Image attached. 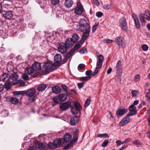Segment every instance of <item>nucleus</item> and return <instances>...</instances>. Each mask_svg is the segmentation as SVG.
<instances>
[{
  "label": "nucleus",
  "mask_w": 150,
  "mask_h": 150,
  "mask_svg": "<svg viewBox=\"0 0 150 150\" xmlns=\"http://www.w3.org/2000/svg\"><path fill=\"white\" fill-rule=\"evenodd\" d=\"M91 29L90 26L88 21L84 18L81 19L79 21L78 30L82 32L85 30Z\"/></svg>",
  "instance_id": "1"
},
{
  "label": "nucleus",
  "mask_w": 150,
  "mask_h": 150,
  "mask_svg": "<svg viewBox=\"0 0 150 150\" xmlns=\"http://www.w3.org/2000/svg\"><path fill=\"white\" fill-rule=\"evenodd\" d=\"M52 64L50 61H47L44 63L43 65V68L46 70H43V73L46 74L49 73V72L53 71L54 68Z\"/></svg>",
  "instance_id": "2"
},
{
  "label": "nucleus",
  "mask_w": 150,
  "mask_h": 150,
  "mask_svg": "<svg viewBox=\"0 0 150 150\" xmlns=\"http://www.w3.org/2000/svg\"><path fill=\"white\" fill-rule=\"evenodd\" d=\"M62 139H56L53 141V143L49 142L48 144L49 148L54 149L57 148L58 145H60L62 143Z\"/></svg>",
  "instance_id": "3"
},
{
  "label": "nucleus",
  "mask_w": 150,
  "mask_h": 150,
  "mask_svg": "<svg viewBox=\"0 0 150 150\" xmlns=\"http://www.w3.org/2000/svg\"><path fill=\"white\" fill-rule=\"evenodd\" d=\"M26 96H28L29 98V100L30 102H34L35 100V98L34 95L35 93V90L33 88L28 89L26 92Z\"/></svg>",
  "instance_id": "4"
},
{
  "label": "nucleus",
  "mask_w": 150,
  "mask_h": 150,
  "mask_svg": "<svg viewBox=\"0 0 150 150\" xmlns=\"http://www.w3.org/2000/svg\"><path fill=\"white\" fill-rule=\"evenodd\" d=\"M77 7L73 9L76 14L79 15L81 14L83 12V7L80 2H77Z\"/></svg>",
  "instance_id": "5"
},
{
  "label": "nucleus",
  "mask_w": 150,
  "mask_h": 150,
  "mask_svg": "<svg viewBox=\"0 0 150 150\" xmlns=\"http://www.w3.org/2000/svg\"><path fill=\"white\" fill-rule=\"evenodd\" d=\"M82 110V108L81 105L78 102H76L74 103V107L71 108V111L73 114H76L78 113V112Z\"/></svg>",
  "instance_id": "6"
},
{
  "label": "nucleus",
  "mask_w": 150,
  "mask_h": 150,
  "mask_svg": "<svg viewBox=\"0 0 150 150\" xmlns=\"http://www.w3.org/2000/svg\"><path fill=\"white\" fill-rule=\"evenodd\" d=\"M54 67L59 66L61 65L62 62V57L60 54H57L55 55L54 57Z\"/></svg>",
  "instance_id": "7"
},
{
  "label": "nucleus",
  "mask_w": 150,
  "mask_h": 150,
  "mask_svg": "<svg viewBox=\"0 0 150 150\" xmlns=\"http://www.w3.org/2000/svg\"><path fill=\"white\" fill-rule=\"evenodd\" d=\"M116 44L119 47H123L125 45L124 38L122 36L117 37L115 38Z\"/></svg>",
  "instance_id": "8"
},
{
  "label": "nucleus",
  "mask_w": 150,
  "mask_h": 150,
  "mask_svg": "<svg viewBox=\"0 0 150 150\" xmlns=\"http://www.w3.org/2000/svg\"><path fill=\"white\" fill-rule=\"evenodd\" d=\"M119 26L121 28L125 31L127 30V24L124 17L121 18L119 21Z\"/></svg>",
  "instance_id": "9"
},
{
  "label": "nucleus",
  "mask_w": 150,
  "mask_h": 150,
  "mask_svg": "<svg viewBox=\"0 0 150 150\" xmlns=\"http://www.w3.org/2000/svg\"><path fill=\"white\" fill-rule=\"evenodd\" d=\"M127 111L128 109L127 108H118L116 111V115L117 116V117L119 118L121 117Z\"/></svg>",
  "instance_id": "10"
},
{
  "label": "nucleus",
  "mask_w": 150,
  "mask_h": 150,
  "mask_svg": "<svg viewBox=\"0 0 150 150\" xmlns=\"http://www.w3.org/2000/svg\"><path fill=\"white\" fill-rule=\"evenodd\" d=\"M136 107L133 105H131L129 108V110L130 111V112L127 115V117L135 115L137 114V112L136 110Z\"/></svg>",
  "instance_id": "11"
},
{
  "label": "nucleus",
  "mask_w": 150,
  "mask_h": 150,
  "mask_svg": "<svg viewBox=\"0 0 150 150\" xmlns=\"http://www.w3.org/2000/svg\"><path fill=\"white\" fill-rule=\"evenodd\" d=\"M2 13L3 16L7 19H11L13 16V12L11 11H3Z\"/></svg>",
  "instance_id": "12"
},
{
  "label": "nucleus",
  "mask_w": 150,
  "mask_h": 150,
  "mask_svg": "<svg viewBox=\"0 0 150 150\" xmlns=\"http://www.w3.org/2000/svg\"><path fill=\"white\" fill-rule=\"evenodd\" d=\"M71 105L70 102H67L60 104L59 107L60 109L62 111H64L69 108Z\"/></svg>",
  "instance_id": "13"
},
{
  "label": "nucleus",
  "mask_w": 150,
  "mask_h": 150,
  "mask_svg": "<svg viewBox=\"0 0 150 150\" xmlns=\"http://www.w3.org/2000/svg\"><path fill=\"white\" fill-rule=\"evenodd\" d=\"M68 47L66 46L64 43H62V44H60L58 47V50L60 52L64 54L67 51Z\"/></svg>",
  "instance_id": "14"
},
{
  "label": "nucleus",
  "mask_w": 150,
  "mask_h": 150,
  "mask_svg": "<svg viewBox=\"0 0 150 150\" xmlns=\"http://www.w3.org/2000/svg\"><path fill=\"white\" fill-rule=\"evenodd\" d=\"M128 117L127 115L126 117L123 119L119 123V126H123L129 123L130 120L129 118H128Z\"/></svg>",
  "instance_id": "15"
},
{
  "label": "nucleus",
  "mask_w": 150,
  "mask_h": 150,
  "mask_svg": "<svg viewBox=\"0 0 150 150\" xmlns=\"http://www.w3.org/2000/svg\"><path fill=\"white\" fill-rule=\"evenodd\" d=\"M91 29L85 30V31L83 33L81 40L83 41V43L84 42L87 38L89 37Z\"/></svg>",
  "instance_id": "16"
},
{
  "label": "nucleus",
  "mask_w": 150,
  "mask_h": 150,
  "mask_svg": "<svg viewBox=\"0 0 150 150\" xmlns=\"http://www.w3.org/2000/svg\"><path fill=\"white\" fill-rule=\"evenodd\" d=\"M98 60L97 62V66L99 69H101L102 64L103 60L104 59L103 56L101 55L100 54L98 56Z\"/></svg>",
  "instance_id": "17"
},
{
  "label": "nucleus",
  "mask_w": 150,
  "mask_h": 150,
  "mask_svg": "<svg viewBox=\"0 0 150 150\" xmlns=\"http://www.w3.org/2000/svg\"><path fill=\"white\" fill-rule=\"evenodd\" d=\"M1 78L3 81L8 82L11 79V76L8 73H4L2 75Z\"/></svg>",
  "instance_id": "18"
},
{
  "label": "nucleus",
  "mask_w": 150,
  "mask_h": 150,
  "mask_svg": "<svg viewBox=\"0 0 150 150\" xmlns=\"http://www.w3.org/2000/svg\"><path fill=\"white\" fill-rule=\"evenodd\" d=\"M71 135L68 133L64 135L63 138H61L60 139H62V141H64L63 143H67V142H69V141L71 140Z\"/></svg>",
  "instance_id": "19"
},
{
  "label": "nucleus",
  "mask_w": 150,
  "mask_h": 150,
  "mask_svg": "<svg viewBox=\"0 0 150 150\" xmlns=\"http://www.w3.org/2000/svg\"><path fill=\"white\" fill-rule=\"evenodd\" d=\"M79 121V118L78 116H74L72 117L70 120V124L74 126L78 123Z\"/></svg>",
  "instance_id": "20"
},
{
  "label": "nucleus",
  "mask_w": 150,
  "mask_h": 150,
  "mask_svg": "<svg viewBox=\"0 0 150 150\" xmlns=\"http://www.w3.org/2000/svg\"><path fill=\"white\" fill-rule=\"evenodd\" d=\"M121 62L120 60L118 61L116 66V73H122V69L121 65Z\"/></svg>",
  "instance_id": "21"
},
{
  "label": "nucleus",
  "mask_w": 150,
  "mask_h": 150,
  "mask_svg": "<svg viewBox=\"0 0 150 150\" xmlns=\"http://www.w3.org/2000/svg\"><path fill=\"white\" fill-rule=\"evenodd\" d=\"M67 96L65 94H59L58 97V100L61 102H63L66 100Z\"/></svg>",
  "instance_id": "22"
},
{
  "label": "nucleus",
  "mask_w": 150,
  "mask_h": 150,
  "mask_svg": "<svg viewBox=\"0 0 150 150\" xmlns=\"http://www.w3.org/2000/svg\"><path fill=\"white\" fill-rule=\"evenodd\" d=\"M81 43H78L76 44L74 48L71 50L69 52L72 54L74 52L75 50H77L79 48H80L81 46Z\"/></svg>",
  "instance_id": "23"
},
{
  "label": "nucleus",
  "mask_w": 150,
  "mask_h": 150,
  "mask_svg": "<svg viewBox=\"0 0 150 150\" xmlns=\"http://www.w3.org/2000/svg\"><path fill=\"white\" fill-rule=\"evenodd\" d=\"M32 67L35 69V71L41 69L40 64L38 62H35L33 64Z\"/></svg>",
  "instance_id": "24"
},
{
  "label": "nucleus",
  "mask_w": 150,
  "mask_h": 150,
  "mask_svg": "<svg viewBox=\"0 0 150 150\" xmlns=\"http://www.w3.org/2000/svg\"><path fill=\"white\" fill-rule=\"evenodd\" d=\"M74 42L71 38H69L67 40L64 44L68 47L71 46L73 44Z\"/></svg>",
  "instance_id": "25"
},
{
  "label": "nucleus",
  "mask_w": 150,
  "mask_h": 150,
  "mask_svg": "<svg viewBox=\"0 0 150 150\" xmlns=\"http://www.w3.org/2000/svg\"><path fill=\"white\" fill-rule=\"evenodd\" d=\"M52 91L53 93L56 94H58L60 92L61 89L58 86H54L52 87Z\"/></svg>",
  "instance_id": "26"
},
{
  "label": "nucleus",
  "mask_w": 150,
  "mask_h": 150,
  "mask_svg": "<svg viewBox=\"0 0 150 150\" xmlns=\"http://www.w3.org/2000/svg\"><path fill=\"white\" fill-rule=\"evenodd\" d=\"M72 54L69 52L67 54L64 55V58L62 60L61 62V64H63L65 63L67 61L68 58L71 56Z\"/></svg>",
  "instance_id": "27"
},
{
  "label": "nucleus",
  "mask_w": 150,
  "mask_h": 150,
  "mask_svg": "<svg viewBox=\"0 0 150 150\" xmlns=\"http://www.w3.org/2000/svg\"><path fill=\"white\" fill-rule=\"evenodd\" d=\"M47 87L45 84H41L39 85L37 88V89L39 92H42L44 91Z\"/></svg>",
  "instance_id": "28"
},
{
  "label": "nucleus",
  "mask_w": 150,
  "mask_h": 150,
  "mask_svg": "<svg viewBox=\"0 0 150 150\" xmlns=\"http://www.w3.org/2000/svg\"><path fill=\"white\" fill-rule=\"evenodd\" d=\"M73 4V2L72 0H65V5L68 8H70Z\"/></svg>",
  "instance_id": "29"
},
{
  "label": "nucleus",
  "mask_w": 150,
  "mask_h": 150,
  "mask_svg": "<svg viewBox=\"0 0 150 150\" xmlns=\"http://www.w3.org/2000/svg\"><path fill=\"white\" fill-rule=\"evenodd\" d=\"M10 101L11 103L14 105H17L19 102L18 99L15 97H11Z\"/></svg>",
  "instance_id": "30"
},
{
  "label": "nucleus",
  "mask_w": 150,
  "mask_h": 150,
  "mask_svg": "<svg viewBox=\"0 0 150 150\" xmlns=\"http://www.w3.org/2000/svg\"><path fill=\"white\" fill-rule=\"evenodd\" d=\"M35 71V69L32 67H28L26 69L25 71L28 74H31L33 73Z\"/></svg>",
  "instance_id": "31"
},
{
  "label": "nucleus",
  "mask_w": 150,
  "mask_h": 150,
  "mask_svg": "<svg viewBox=\"0 0 150 150\" xmlns=\"http://www.w3.org/2000/svg\"><path fill=\"white\" fill-rule=\"evenodd\" d=\"M11 79L13 81H16L18 78V76L17 73L16 72L13 73L11 74Z\"/></svg>",
  "instance_id": "32"
},
{
  "label": "nucleus",
  "mask_w": 150,
  "mask_h": 150,
  "mask_svg": "<svg viewBox=\"0 0 150 150\" xmlns=\"http://www.w3.org/2000/svg\"><path fill=\"white\" fill-rule=\"evenodd\" d=\"M79 38V37L78 35L76 33H74L72 35V38L71 39L74 42H76Z\"/></svg>",
  "instance_id": "33"
},
{
  "label": "nucleus",
  "mask_w": 150,
  "mask_h": 150,
  "mask_svg": "<svg viewBox=\"0 0 150 150\" xmlns=\"http://www.w3.org/2000/svg\"><path fill=\"white\" fill-rule=\"evenodd\" d=\"M117 76H116V81L120 82L121 81V76L122 73H116Z\"/></svg>",
  "instance_id": "34"
},
{
  "label": "nucleus",
  "mask_w": 150,
  "mask_h": 150,
  "mask_svg": "<svg viewBox=\"0 0 150 150\" xmlns=\"http://www.w3.org/2000/svg\"><path fill=\"white\" fill-rule=\"evenodd\" d=\"M132 96L133 97H136L137 95L139 94V93L138 91L137 90H133L131 91Z\"/></svg>",
  "instance_id": "35"
},
{
  "label": "nucleus",
  "mask_w": 150,
  "mask_h": 150,
  "mask_svg": "<svg viewBox=\"0 0 150 150\" xmlns=\"http://www.w3.org/2000/svg\"><path fill=\"white\" fill-rule=\"evenodd\" d=\"M11 83L9 82H6L5 84L4 87L7 90H8L10 89L11 88Z\"/></svg>",
  "instance_id": "36"
},
{
  "label": "nucleus",
  "mask_w": 150,
  "mask_h": 150,
  "mask_svg": "<svg viewBox=\"0 0 150 150\" xmlns=\"http://www.w3.org/2000/svg\"><path fill=\"white\" fill-rule=\"evenodd\" d=\"M139 19L142 23H145L146 21L144 19V15L141 14L139 15ZM146 18H145V19Z\"/></svg>",
  "instance_id": "37"
},
{
  "label": "nucleus",
  "mask_w": 150,
  "mask_h": 150,
  "mask_svg": "<svg viewBox=\"0 0 150 150\" xmlns=\"http://www.w3.org/2000/svg\"><path fill=\"white\" fill-rule=\"evenodd\" d=\"M26 93L25 91H14L13 93L16 95H23Z\"/></svg>",
  "instance_id": "38"
},
{
  "label": "nucleus",
  "mask_w": 150,
  "mask_h": 150,
  "mask_svg": "<svg viewBox=\"0 0 150 150\" xmlns=\"http://www.w3.org/2000/svg\"><path fill=\"white\" fill-rule=\"evenodd\" d=\"M91 101V100L90 99L87 98L85 102V107L86 108L88 107L90 105Z\"/></svg>",
  "instance_id": "39"
},
{
  "label": "nucleus",
  "mask_w": 150,
  "mask_h": 150,
  "mask_svg": "<svg viewBox=\"0 0 150 150\" xmlns=\"http://www.w3.org/2000/svg\"><path fill=\"white\" fill-rule=\"evenodd\" d=\"M91 78V77L90 76H87L81 77L80 78V79L81 81H86L90 79Z\"/></svg>",
  "instance_id": "40"
},
{
  "label": "nucleus",
  "mask_w": 150,
  "mask_h": 150,
  "mask_svg": "<svg viewBox=\"0 0 150 150\" xmlns=\"http://www.w3.org/2000/svg\"><path fill=\"white\" fill-rule=\"evenodd\" d=\"M99 24L98 23H96L92 27V32L93 33L95 32Z\"/></svg>",
  "instance_id": "41"
},
{
  "label": "nucleus",
  "mask_w": 150,
  "mask_h": 150,
  "mask_svg": "<svg viewBox=\"0 0 150 150\" xmlns=\"http://www.w3.org/2000/svg\"><path fill=\"white\" fill-rule=\"evenodd\" d=\"M98 137L100 138H105L108 137V134L106 133L103 134H99L97 135Z\"/></svg>",
  "instance_id": "42"
},
{
  "label": "nucleus",
  "mask_w": 150,
  "mask_h": 150,
  "mask_svg": "<svg viewBox=\"0 0 150 150\" xmlns=\"http://www.w3.org/2000/svg\"><path fill=\"white\" fill-rule=\"evenodd\" d=\"M73 143L71 141L67 145L65 146L64 147V148L65 149H69V148L72 145Z\"/></svg>",
  "instance_id": "43"
},
{
  "label": "nucleus",
  "mask_w": 150,
  "mask_h": 150,
  "mask_svg": "<svg viewBox=\"0 0 150 150\" xmlns=\"http://www.w3.org/2000/svg\"><path fill=\"white\" fill-rule=\"evenodd\" d=\"M51 1L52 4L56 5L59 3L60 1L59 0H51Z\"/></svg>",
  "instance_id": "44"
},
{
  "label": "nucleus",
  "mask_w": 150,
  "mask_h": 150,
  "mask_svg": "<svg viewBox=\"0 0 150 150\" xmlns=\"http://www.w3.org/2000/svg\"><path fill=\"white\" fill-rule=\"evenodd\" d=\"M135 25L136 28L137 29H139L141 27L140 22L139 20L137 21H134Z\"/></svg>",
  "instance_id": "45"
},
{
  "label": "nucleus",
  "mask_w": 150,
  "mask_h": 150,
  "mask_svg": "<svg viewBox=\"0 0 150 150\" xmlns=\"http://www.w3.org/2000/svg\"><path fill=\"white\" fill-rule=\"evenodd\" d=\"M109 143V141L108 140H105L102 144L101 146L103 147H105Z\"/></svg>",
  "instance_id": "46"
},
{
  "label": "nucleus",
  "mask_w": 150,
  "mask_h": 150,
  "mask_svg": "<svg viewBox=\"0 0 150 150\" xmlns=\"http://www.w3.org/2000/svg\"><path fill=\"white\" fill-rule=\"evenodd\" d=\"M79 52L81 54L87 53V50L86 48L83 47L79 51Z\"/></svg>",
  "instance_id": "47"
},
{
  "label": "nucleus",
  "mask_w": 150,
  "mask_h": 150,
  "mask_svg": "<svg viewBox=\"0 0 150 150\" xmlns=\"http://www.w3.org/2000/svg\"><path fill=\"white\" fill-rule=\"evenodd\" d=\"M148 46L146 44L143 45H142V49L144 51H146L148 50Z\"/></svg>",
  "instance_id": "48"
},
{
  "label": "nucleus",
  "mask_w": 150,
  "mask_h": 150,
  "mask_svg": "<svg viewBox=\"0 0 150 150\" xmlns=\"http://www.w3.org/2000/svg\"><path fill=\"white\" fill-rule=\"evenodd\" d=\"M85 65L82 64H79L78 66V69L79 70H82L85 67Z\"/></svg>",
  "instance_id": "49"
},
{
  "label": "nucleus",
  "mask_w": 150,
  "mask_h": 150,
  "mask_svg": "<svg viewBox=\"0 0 150 150\" xmlns=\"http://www.w3.org/2000/svg\"><path fill=\"white\" fill-rule=\"evenodd\" d=\"M38 146L39 149L41 150L44 149L45 148V146L42 143L39 144Z\"/></svg>",
  "instance_id": "50"
},
{
  "label": "nucleus",
  "mask_w": 150,
  "mask_h": 150,
  "mask_svg": "<svg viewBox=\"0 0 150 150\" xmlns=\"http://www.w3.org/2000/svg\"><path fill=\"white\" fill-rule=\"evenodd\" d=\"M132 17L134 21H136L139 20L137 15H136L134 13H133L132 14Z\"/></svg>",
  "instance_id": "51"
},
{
  "label": "nucleus",
  "mask_w": 150,
  "mask_h": 150,
  "mask_svg": "<svg viewBox=\"0 0 150 150\" xmlns=\"http://www.w3.org/2000/svg\"><path fill=\"white\" fill-rule=\"evenodd\" d=\"M116 143L117 145V147L119 146L120 145L124 144L123 142H122L120 140H118L116 141Z\"/></svg>",
  "instance_id": "52"
},
{
  "label": "nucleus",
  "mask_w": 150,
  "mask_h": 150,
  "mask_svg": "<svg viewBox=\"0 0 150 150\" xmlns=\"http://www.w3.org/2000/svg\"><path fill=\"white\" fill-rule=\"evenodd\" d=\"M22 78L24 80L27 81L29 79L28 76L26 74H24L22 75Z\"/></svg>",
  "instance_id": "53"
},
{
  "label": "nucleus",
  "mask_w": 150,
  "mask_h": 150,
  "mask_svg": "<svg viewBox=\"0 0 150 150\" xmlns=\"http://www.w3.org/2000/svg\"><path fill=\"white\" fill-rule=\"evenodd\" d=\"M140 79V76L139 74H137L135 76L134 78V81L135 82L139 81Z\"/></svg>",
  "instance_id": "54"
},
{
  "label": "nucleus",
  "mask_w": 150,
  "mask_h": 150,
  "mask_svg": "<svg viewBox=\"0 0 150 150\" xmlns=\"http://www.w3.org/2000/svg\"><path fill=\"white\" fill-rule=\"evenodd\" d=\"M62 88L65 91H67L68 90V88L64 84H62L61 86Z\"/></svg>",
  "instance_id": "55"
},
{
  "label": "nucleus",
  "mask_w": 150,
  "mask_h": 150,
  "mask_svg": "<svg viewBox=\"0 0 150 150\" xmlns=\"http://www.w3.org/2000/svg\"><path fill=\"white\" fill-rule=\"evenodd\" d=\"M85 84L84 82H81V83H79L78 84V86L79 89H81L82 87H83Z\"/></svg>",
  "instance_id": "56"
},
{
  "label": "nucleus",
  "mask_w": 150,
  "mask_h": 150,
  "mask_svg": "<svg viewBox=\"0 0 150 150\" xmlns=\"http://www.w3.org/2000/svg\"><path fill=\"white\" fill-rule=\"evenodd\" d=\"M92 71L91 70H88L86 71V76H90L91 75H92Z\"/></svg>",
  "instance_id": "57"
},
{
  "label": "nucleus",
  "mask_w": 150,
  "mask_h": 150,
  "mask_svg": "<svg viewBox=\"0 0 150 150\" xmlns=\"http://www.w3.org/2000/svg\"><path fill=\"white\" fill-rule=\"evenodd\" d=\"M103 15V13L101 12H99L96 13V16L99 18L101 17Z\"/></svg>",
  "instance_id": "58"
},
{
  "label": "nucleus",
  "mask_w": 150,
  "mask_h": 150,
  "mask_svg": "<svg viewBox=\"0 0 150 150\" xmlns=\"http://www.w3.org/2000/svg\"><path fill=\"white\" fill-rule=\"evenodd\" d=\"M133 143L135 145H141V142L138 140L133 141Z\"/></svg>",
  "instance_id": "59"
},
{
  "label": "nucleus",
  "mask_w": 150,
  "mask_h": 150,
  "mask_svg": "<svg viewBox=\"0 0 150 150\" xmlns=\"http://www.w3.org/2000/svg\"><path fill=\"white\" fill-rule=\"evenodd\" d=\"M104 42L106 43H111L113 42V40L109 39H106L104 40Z\"/></svg>",
  "instance_id": "60"
},
{
  "label": "nucleus",
  "mask_w": 150,
  "mask_h": 150,
  "mask_svg": "<svg viewBox=\"0 0 150 150\" xmlns=\"http://www.w3.org/2000/svg\"><path fill=\"white\" fill-rule=\"evenodd\" d=\"M145 15L147 16V18L150 17V11H146L145 12Z\"/></svg>",
  "instance_id": "61"
},
{
  "label": "nucleus",
  "mask_w": 150,
  "mask_h": 150,
  "mask_svg": "<svg viewBox=\"0 0 150 150\" xmlns=\"http://www.w3.org/2000/svg\"><path fill=\"white\" fill-rule=\"evenodd\" d=\"M98 68H98L97 67L94 70V72L92 73V75H93L94 76L97 73L98 71Z\"/></svg>",
  "instance_id": "62"
},
{
  "label": "nucleus",
  "mask_w": 150,
  "mask_h": 150,
  "mask_svg": "<svg viewBox=\"0 0 150 150\" xmlns=\"http://www.w3.org/2000/svg\"><path fill=\"white\" fill-rule=\"evenodd\" d=\"M93 1L94 4L97 6H98L100 4V3L98 0H93Z\"/></svg>",
  "instance_id": "63"
},
{
  "label": "nucleus",
  "mask_w": 150,
  "mask_h": 150,
  "mask_svg": "<svg viewBox=\"0 0 150 150\" xmlns=\"http://www.w3.org/2000/svg\"><path fill=\"white\" fill-rule=\"evenodd\" d=\"M146 97L147 100H150V93H147L146 95Z\"/></svg>",
  "instance_id": "64"
}]
</instances>
